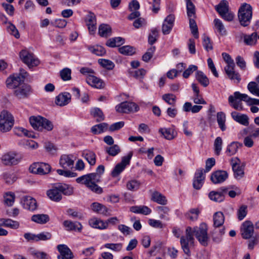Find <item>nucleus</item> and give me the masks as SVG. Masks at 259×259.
Returning a JSON list of instances; mask_svg holds the SVG:
<instances>
[{
  "label": "nucleus",
  "instance_id": "1",
  "mask_svg": "<svg viewBox=\"0 0 259 259\" xmlns=\"http://www.w3.org/2000/svg\"><path fill=\"white\" fill-rule=\"evenodd\" d=\"M207 226L205 224H201L199 227L193 228L187 227L186 229V235L181 237L180 243L184 253L188 256L190 255V248L193 246L194 242V235L198 239L200 243L205 246L208 244V236Z\"/></svg>",
  "mask_w": 259,
  "mask_h": 259
},
{
  "label": "nucleus",
  "instance_id": "2",
  "mask_svg": "<svg viewBox=\"0 0 259 259\" xmlns=\"http://www.w3.org/2000/svg\"><path fill=\"white\" fill-rule=\"evenodd\" d=\"M245 102L248 105H259V99L251 98L247 94L235 92L233 95L229 97L228 101L231 106L235 109L242 111L243 107L241 101Z\"/></svg>",
  "mask_w": 259,
  "mask_h": 259
},
{
  "label": "nucleus",
  "instance_id": "3",
  "mask_svg": "<svg viewBox=\"0 0 259 259\" xmlns=\"http://www.w3.org/2000/svg\"><path fill=\"white\" fill-rule=\"evenodd\" d=\"M73 188L65 184H55L52 189L47 192L49 198L52 201L59 202L62 198V194L69 196L73 194Z\"/></svg>",
  "mask_w": 259,
  "mask_h": 259
},
{
  "label": "nucleus",
  "instance_id": "4",
  "mask_svg": "<svg viewBox=\"0 0 259 259\" xmlns=\"http://www.w3.org/2000/svg\"><path fill=\"white\" fill-rule=\"evenodd\" d=\"M97 175H91L90 176L83 175L77 178L76 182L77 183L84 185L89 190L93 192L101 194L103 193V189L99 186L96 183L100 182L101 180L96 179Z\"/></svg>",
  "mask_w": 259,
  "mask_h": 259
},
{
  "label": "nucleus",
  "instance_id": "5",
  "mask_svg": "<svg viewBox=\"0 0 259 259\" xmlns=\"http://www.w3.org/2000/svg\"><path fill=\"white\" fill-rule=\"evenodd\" d=\"M29 121L33 128L39 131L43 130L51 131L54 128L53 124L51 121L40 116H31Z\"/></svg>",
  "mask_w": 259,
  "mask_h": 259
},
{
  "label": "nucleus",
  "instance_id": "6",
  "mask_svg": "<svg viewBox=\"0 0 259 259\" xmlns=\"http://www.w3.org/2000/svg\"><path fill=\"white\" fill-rule=\"evenodd\" d=\"M252 16V8L248 4L244 3L238 10V17L241 26H248L251 22Z\"/></svg>",
  "mask_w": 259,
  "mask_h": 259
},
{
  "label": "nucleus",
  "instance_id": "7",
  "mask_svg": "<svg viewBox=\"0 0 259 259\" xmlns=\"http://www.w3.org/2000/svg\"><path fill=\"white\" fill-rule=\"evenodd\" d=\"M14 124V119L12 114L4 110L0 114V131L6 133L10 131Z\"/></svg>",
  "mask_w": 259,
  "mask_h": 259
},
{
  "label": "nucleus",
  "instance_id": "8",
  "mask_svg": "<svg viewBox=\"0 0 259 259\" xmlns=\"http://www.w3.org/2000/svg\"><path fill=\"white\" fill-rule=\"evenodd\" d=\"M215 10L224 20L232 21L234 17L233 13L229 11L228 3L227 1H222L220 4L215 7Z\"/></svg>",
  "mask_w": 259,
  "mask_h": 259
},
{
  "label": "nucleus",
  "instance_id": "9",
  "mask_svg": "<svg viewBox=\"0 0 259 259\" xmlns=\"http://www.w3.org/2000/svg\"><path fill=\"white\" fill-rule=\"evenodd\" d=\"M29 169L31 173L45 175L50 172L51 166L47 163L34 162L30 166Z\"/></svg>",
  "mask_w": 259,
  "mask_h": 259
},
{
  "label": "nucleus",
  "instance_id": "10",
  "mask_svg": "<svg viewBox=\"0 0 259 259\" xmlns=\"http://www.w3.org/2000/svg\"><path fill=\"white\" fill-rule=\"evenodd\" d=\"M19 56L22 61L29 68L36 66L39 64V60L35 57L34 55L26 50H22L20 52Z\"/></svg>",
  "mask_w": 259,
  "mask_h": 259
},
{
  "label": "nucleus",
  "instance_id": "11",
  "mask_svg": "<svg viewBox=\"0 0 259 259\" xmlns=\"http://www.w3.org/2000/svg\"><path fill=\"white\" fill-rule=\"evenodd\" d=\"M131 20L133 21V26L137 29L145 27L147 23L146 19L141 17V13L139 11L131 12Z\"/></svg>",
  "mask_w": 259,
  "mask_h": 259
},
{
  "label": "nucleus",
  "instance_id": "12",
  "mask_svg": "<svg viewBox=\"0 0 259 259\" xmlns=\"http://www.w3.org/2000/svg\"><path fill=\"white\" fill-rule=\"evenodd\" d=\"M129 163L130 154L123 157L121 162L115 165L111 172V176L114 178L118 177Z\"/></svg>",
  "mask_w": 259,
  "mask_h": 259
},
{
  "label": "nucleus",
  "instance_id": "13",
  "mask_svg": "<svg viewBox=\"0 0 259 259\" xmlns=\"http://www.w3.org/2000/svg\"><path fill=\"white\" fill-rule=\"evenodd\" d=\"M241 234L243 238L247 239L250 238L254 233V227L250 221H246L242 224Z\"/></svg>",
  "mask_w": 259,
  "mask_h": 259
},
{
  "label": "nucleus",
  "instance_id": "14",
  "mask_svg": "<svg viewBox=\"0 0 259 259\" xmlns=\"http://www.w3.org/2000/svg\"><path fill=\"white\" fill-rule=\"evenodd\" d=\"M1 160L4 165H12L17 164L20 161L21 159L17 157L16 153L10 152L4 154L1 158Z\"/></svg>",
  "mask_w": 259,
  "mask_h": 259
},
{
  "label": "nucleus",
  "instance_id": "15",
  "mask_svg": "<svg viewBox=\"0 0 259 259\" xmlns=\"http://www.w3.org/2000/svg\"><path fill=\"white\" fill-rule=\"evenodd\" d=\"M57 249L60 253L58 255V259H73V253L66 245L59 244L57 246Z\"/></svg>",
  "mask_w": 259,
  "mask_h": 259
},
{
  "label": "nucleus",
  "instance_id": "16",
  "mask_svg": "<svg viewBox=\"0 0 259 259\" xmlns=\"http://www.w3.org/2000/svg\"><path fill=\"white\" fill-rule=\"evenodd\" d=\"M228 177V174L225 170H217L211 175V181L214 184H220L224 182Z\"/></svg>",
  "mask_w": 259,
  "mask_h": 259
},
{
  "label": "nucleus",
  "instance_id": "17",
  "mask_svg": "<svg viewBox=\"0 0 259 259\" xmlns=\"http://www.w3.org/2000/svg\"><path fill=\"white\" fill-rule=\"evenodd\" d=\"M204 179L205 176L203 174V169H197L195 174L193 182L194 188L197 190L200 189L203 184Z\"/></svg>",
  "mask_w": 259,
  "mask_h": 259
},
{
  "label": "nucleus",
  "instance_id": "18",
  "mask_svg": "<svg viewBox=\"0 0 259 259\" xmlns=\"http://www.w3.org/2000/svg\"><path fill=\"white\" fill-rule=\"evenodd\" d=\"M235 65L228 67H224V70L228 77L234 82L239 83L241 81V76L239 72L235 70Z\"/></svg>",
  "mask_w": 259,
  "mask_h": 259
},
{
  "label": "nucleus",
  "instance_id": "19",
  "mask_svg": "<svg viewBox=\"0 0 259 259\" xmlns=\"http://www.w3.org/2000/svg\"><path fill=\"white\" fill-rule=\"evenodd\" d=\"M175 21V16L172 14L168 15L164 19L162 27V31L163 34H168L170 33Z\"/></svg>",
  "mask_w": 259,
  "mask_h": 259
},
{
  "label": "nucleus",
  "instance_id": "20",
  "mask_svg": "<svg viewBox=\"0 0 259 259\" xmlns=\"http://www.w3.org/2000/svg\"><path fill=\"white\" fill-rule=\"evenodd\" d=\"M21 203L25 209L33 211L37 208L36 201L30 196H24L21 200Z\"/></svg>",
  "mask_w": 259,
  "mask_h": 259
},
{
  "label": "nucleus",
  "instance_id": "21",
  "mask_svg": "<svg viewBox=\"0 0 259 259\" xmlns=\"http://www.w3.org/2000/svg\"><path fill=\"white\" fill-rule=\"evenodd\" d=\"M24 81L23 79L20 78L17 74H13L8 77L6 80V84L8 88L15 89L20 85Z\"/></svg>",
  "mask_w": 259,
  "mask_h": 259
},
{
  "label": "nucleus",
  "instance_id": "22",
  "mask_svg": "<svg viewBox=\"0 0 259 259\" xmlns=\"http://www.w3.org/2000/svg\"><path fill=\"white\" fill-rule=\"evenodd\" d=\"M151 195V200L160 205H166L167 203V200L165 196L156 190H150Z\"/></svg>",
  "mask_w": 259,
  "mask_h": 259
},
{
  "label": "nucleus",
  "instance_id": "23",
  "mask_svg": "<svg viewBox=\"0 0 259 259\" xmlns=\"http://www.w3.org/2000/svg\"><path fill=\"white\" fill-rule=\"evenodd\" d=\"M71 95L68 92L60 94L56 97L55 103L60 106H64L68 104L71 101Z\"/></svg>",
  "mask_w": 259,
  "mask_h": 259
},
{
  "label": "nucleus",
  "instance_id": "24",
  "mask_svg": "<svg viewBox=\"0 0 259 259\" xmlns=\"http://www.w3.org/2000/svg\"><path fill=\"white\" fill-rule=\"evenodd\" d=\"M71 155H63L60 158L59 164L64 169L72 168L74 165V160Z\"/></svg>",
  "mask_w": 259,
  "mask_h": 259
},
{
  "label": "nucleus",
  "instance_id": "25",
  "mask_svg": "<svg viewBox=\"0 0 259 259\" xmlns=\"http://www.w3.org/2000/svg\"><path fill=\"white\" fill-rule=\"evenodd\" d=\"M86 23L89 31L91 34H94L96 30V18L95 15L90 12L86 17Z\"/></svg>",
  "mask_w": 259,
  "mask_h": 259
},
{
  "label": "nucleus",
  "instance_id": "26",
  "mask_svg": "<svg viewBox=\"0 0 259 259\" xmlns=\"http://www.w3.org/2000/svg\"><path fill=\"white\" fill-rule=\"evenodd\" d=\"M31 87L27 84H24L15 91V96L19 99L27 98L30 94Z\"/></svg>",
  "mask_w": 259,
  "mask_h": 259
},
{
  "label": "nucleus",
  "instance_id": "27",
  "mask_svg": "<svg viewBox=\"0 0 259 259\" xmlns=\"http://www.w3.org/2000/svg\"><path fill=\"white\" fill-rule=\"evenodd\" d=\"M232 118L236 122L245 126L249 124V118L246 114H241L236 111L231 113Z\"/></svg>",
  "mask_w": 259,
  "mask_h": 259
},
{
  "label": "nucleus",
  "instance_id": "28",
  "mask_svg": "<svg viewBox=\"0 0 259 259\" xmlns=\"http://www.w3.org/2000/svg\"><path fill=\"white\" fill-rule=\"evenodd\" d=\"M87 82L92 87L101 89L104 87V83L101 79L93 75H89L86 78Z\"/></svg>",
  "mask_w": 259,
  "mask_h": 259
},
{
  "label": "nucleus",
  "instance_id": "29",
  "mask_svg": "<svg viewBox=\"0 0 259 259\" xmlns=\"http://www.w3.org/2000/svg\"><path fill=\"white\" fill-rule=\"evenodd\" d=\"M227 189H224L220 192L211 191L208 195L209 198L212 201L217 202H222L225 199V193Z\"/></svg>",
  "mask_w": 259,
  "mask_h": 259
},
{
  "label": "nucleus",
  "instance_id": "30",
  "mask_svg": "<svg viewBox=\"0 0 259 259\" xmlns=\"http://www.w3.org/2000/svg\"><path fill=\"white\" fill-rule=\"evenodd\" d=\"M91 209L95 212L107 215L109 214L108 208L98 202H94L91 205Z\"/></svg>",
  "mask_w": 259,
  "mask_h": 259
},
{
  "label": "nucleus",
  "instance_id": "31",
  "mask_svg": "<svg viewBox=\"0 0 259 259\" xmlns=\"http://www.w3.org/2000/svg\"><path fill=\"white\" fill-rule=\"evenodd\" d=\"M64 226L67 231H77L80 232L82 229V225L78 222H73L71 221H65L63 222Z\"/></svg>",
  "mask_w": 259,
  "mask_h": 259
},
{
  "label": "nucleus",
  "instance_id": "32",
  "mask_svg": "<svg viewBox=\"0 0 259 259\" xmlns=\"http://www.w3.org/2000/svg\"><path fill=\"white\" fill-rule=\"evenodd\" d=\"M257 32H253L251 34H242V35L244 44L248 46L255 45L257 41Z\"/></svg>",
  "mask_w": 259,
  "mask_h": 259
},
{
  "label": "nucleus",
  "instance_id": "33",
  "mask_svg": "<svg viewBox=\"0 0 259 259\" xmlns=\"http://www.w3.org/2000/svg\"><path fill=\"white\" fill-rule=\"evenodd\" d=\"M232 169L234 172V177L236 179H241L244 177V167L242 165L234 163L232 165Z\"/></svg>",
  "mask_w": 259,
  "mask_h": 259
},
{
  "label": "nucleus",
  "instance_id": "34",
  "mask_svg": "<svg viewBox=\"0 0 259 259\" xmlns=\"http://www.w3.org/2000/svg\"><path fill=\"white\" fill-rule=\"evenodd\" d=\"M82 156L91 166L94 165L96 164V155L93 151L88 150H84L82 152Z\"/></svg>",
  "mask_w": 259,
  "mask_h": 259
},
{
  "label": "nucleus",
  "instance_id": "35",
  "mask_svg": "<svg viewBox=\"0 0 259 259\" xmlns=\"http://www.w3.org/2000/svg\"><path fill=\"white\" fill-rule=\"evenodd\" d=\"M131 211L136 213H141L144 215H148L151 213L152 210L147 206L140 205L131 207Z\"/></svg>",
  "mask_w": 259,
  "mask_h": 259
},
{
  "label": "nucleus",
  "instance_id": "36",
  "mask_svg": "<svg viewBox=\"0 0 259 259\" xmlns=\"http://www.w3.org/2000/svg\"><path fill=\"white\" fill-rule=\"evenodd\" d=\"M196 80L203 87H207L209 84V80L207 76L201 71H197L195 74Z\"/></svg>",
  "mask_w": 259,
  "mask_h": 259
},
{
  "label": "nucleus",
  "instance_id": "37",
  "mask_svg": "<svg viewBox=\"0 0 259 259\" xmlns=\"http://www.w3.org/2000/svg\"><path fill=\"white\" fill-rule=\"evenodd\" d=\"M124 41V38L121 37H115L107 40L106 45L111 48L117 47L123 45Z\"/></svg>",
  "mask_w": 259,
  "mask_h": 259
},
{
  "label": "nucleus",
  "instance_id": "38",
  "mask_svg": "<svg viewBox=\"0 0 259 259\" xmlns=\"http://www.w3.org/2000/svg\"><path fill=\"white\" fill-rule=\"evenodd\" d=\"M202 108L201 105H194L192 106L191 103L187 102L185 103L183 106V110L185 112H191L193 113H196L199 112Z\"/></svg>",
  "mask_w": 259,
  "mask_h": 259
},
{
  "label": "nucleus",
  "instance_id": "39",
  "mask_svg": "<svg viewBox=\"0 0 259 259\" xmlns=\"http://www.w3.org/2000/svg\"><path fill=\"white\" fill-rule=\"evenodd\" d=\"M159 132L167 140H170L176 136L177 133L175 130L170 128H162L159 129Z\"/></svg>",
  "mask_w": 259,
  "mask_h": 259
},
{
  "label": "nucleus",
  "instance_id": "40",
  "mask_svg": "<svg viewBox=\"0 0 259 259\" xmlns=\"http://www.w3.org/2000/svg\"><path fill=\"white\" fill-rule=\"evenodd\" d=\"M31 221L37 224H45L50 221V218L46 214H37L31 217Z\"/></svg>",
  "mask_w": 259,
  "mask_h": 259
},
{
  "label": "nucleus",
  "instance_id": "41",
  "mask_svg": "<svg viewBox=\"0 0 259 259\" xmlns=\"http://www.w3.org/2000/svg\"><path fill=\"white\" fill-rule=\"evenodd\" d=\"M217 120L219 127L222 131H225L226 128V116L223 112H219L217 114Z\"/></svg>",
  "mask_w": 259,
  "mask_h": 259
},
{
  "label": "nucleus",
  "instance_id": "42",
  "mask_svg": "<svg viewBox=\"0 0 259 259\" xmlns=\"http://www.w3.org/2000/svg\"><path fill=\"white\" fill-rule=\"evenodd\" d=\"M0 225L7 227H9L13 229H16L19 227V223L11 219H0Z\"/></svg>",
  "mask_w": 259,
  "mask_h": 259
},
{
  "label": "nucleus",
  "instance_id": "43",
  "mask_svg": "<svg viewBox=\"0 0 259 259\" xmlns=\"http://www.w3.org/2000/svg\"><path fill=\"white\" fill-rule=\"evenodd\" d=\"M91 115L96 119L97 122L104 120L105 117L102 111L98 107L93 108L90 110Z\"/></svg>",
  "mask_w": 259,
  "mask_h": 259
},
{
  "label": "nucleus",
  "instance_id": "44",
  "mask_svg": "<svg viewBox=\"0 0 259 259\" xmlns=\"http://www.w3.org/2000/svg\"><path fill=\"white\" fill-rule=\"evenodd\" d=\"M111 27L107 24H102L99 27V34L102 37H107L111 34Z\"/></svg>",
  "mask_w": 259,
  "mask_h": 259
},
{
  "label": "nucleus",
  "instance_id": "45",
  "mask_svg": "<svg viewBox=\"0 0 259 259\" xmlns=\"http://www.w3.org/2000/svg\"><path fill=\"white\" fill-rule=\"evenodd\" d=\"M90 226L94 228L104 229L107 228L108 223L104 222L101 220L92 219L89 221Z\"/></svg>",
  "mask_w": 259,
  "mask_h": 259
},
{
  "label": "nucleus",
  "instance_id": "46",
  "mask_svg": "<svg viewBox=\"0 0 259 259\" xmlns=\"http://www.w3.org/2000/svg\"><path fill=\"white\" fill-rule=\"evenodd\" d=\"M185 1L186 2L187 15L188 17H196L195 5L191 0Z\"/></svg>",
  "mask_w": 259,
  "mask_h": 259
},
{
  "label": "nucleus",
  "instance_id": "47",
  "mask_svg": "<svg viewBox=\"0 0 259 259\" xmlns=\"http://www.w3.org/2000/svg\"><path fill=\"white\" fill-rule=\"evenodd\" d=\"M19 145L28 149H35L38 147V144L36 142L33 140L26 139L21 140Z\"/></svg>",
  "mask_w": 259,
  "mask_h": 259
},
{
  "label": "nucleus",
  "instance_id": "48",
  "mask_svg": "<svg viewBox=\"0 0 259 259\" xmlns=\"http://www.w3.org/2000/svg\"><path fill=\"white\" fill-rule=\"evenodd\" d=\"M224 216L223 213L221 212H217L213 215V225L215 227L221 226L224 222Z\"/></svg>",
  "mask_w": 259,
  "mask_h": 259
},
{
  "label": "nucleus",
  "instance_id": "49",
  "mask_svg": "<svg viewBox=\"0 0 259 259\" xmlns=\"http://www.w3.org/2000/svg\"><path fill=\"white\" fill-rule=\"evenodd\" d=\"M195 18L196 17L188 18L189 20V26L191 33L195 38H198L199 37L198 27L195 20Z\"/></svg>",
  "mask_w": 259,
  "mask_h": 259
},
{
  "label": "nucleus",
  "instance_id": "50",
  "mask_svg": "<svg viewBox=\"0 0 259 259\" xmlns=\"http://www.w3.org/2000/svg\"><path fill=\"white\" fill-rule=\"evenodd\" d=\"M107 129L108 124L103 122L93 126L91 128V131L94 134H99Z\"/></svg>",
  "mask_w": 259,
  "mask_h": 259
},
{
  "label": "nucleus",
  "instance_id": "51",
  "mask_svg": "<svg viewBox=\"0 0 259 259\" xmlns=\"http://www.w3.org/2000/svg\"><path fill=\"white\" fill-rule=\"evenodd\" d=\"M242 144L238 142H232L227 147L226 153L229 156L235 154L239 146H241Z\"/></svg>",
  "mask_w": 259,
  "mask_h": 259
},
{
  "label": "nucleus",
  "instance_id": "52",
  "mask_svg": "<svg viewBox=\"0 0 259 259\" xmlns=\"http://www.w3.org/2000/svg\"><path fill=\"white\" fill-rule=\"evenodd\" d=\"M89 50L91 52L97 56H102L106 54L105 49L103 47L99 45L90 47Z\"/></svg>",
  "mask_w": 259,
  "mask_h": 259
},
{
  "label": "nucleus",
  "instance_id": "53",
  "mask_svg": "<svg viewBox=\"0 0 259 259\" xmlns=\"http://www.w3.org/2000/svg\"><path fill=\"white\" fill-rule=\"evenodd\" d=\"M247 89L252 95L259 97V85L256 82H250L247 85Z\"/></svg>",
  "mask_w": 259,
  "mask_h": 259
},
{
  "label": "nucleus",
  "instance_id": "54",
  "mask_svg": "<svg viewBox=\"0 0 259 259\" xmlns=\"http://www.w3.org/2000/svg\"><path fill=\"white\" fill-rule=\"evenodd\" d=\"M214 28L221 35L226 34V30L223 22L219 19L216 18L213 21Z\"/></svg>",
  "mask_w": 259,
  "mask_h": 259
},
{
  "label": "nucleus",
  "instance_id": "55",
  "mask_svg": "<svg viewBox=\"0 0 259 259\" xmlns=\"http://www.w3.org/2000/svg\"><path fill=\"white\" fill-rule=\"evenodd\" d=\"M116 110L120 113H128L130 111L129 103L127 101L123 102L117 105L115 107Z\"/></svg>",
  "mask_w": 259,
  "mask_h": 259
},
{
  "label": "nucleus",
  "instance_id": "56",
  "mask_svg": "<svg viewBox=\"0 0 259 259\" xmlns=\"http://www.w3.org/2000/svg\"><path fill=\"white\" fill-rule=\"evenodd\" d=\"M98 63L102 67L108 70H112L115 66L114 64L112 61L107 59H100L98 60Z\"/></svg>",
  "mask_w": 259,
  "mask_h": 259
},
{
  "label": "nucleus",
  "instance_id": "57",
  "mask_svg": "<svg viewBox=\"0 0 259 259\" xmlns=\"http://www.w3.org/2000/svg\"><path fill=\"white\" fill-rule=\"evenodd\" d=\"M199 211L197 208H192L185 214L187 219L194 221L197 219Z\"/></svg>",
  "mask_w": 259,
  "mask_h": 259
},
{
  "label": "nucleus",
  "instance_id": "58",
  "mask_svg": "<svg viewBox=\"0 0 259 259\" xmlns=\"http://www.w3.org/2000/svg\"><path fill=\"white\" fill-rule=\"evenodd\" d=\"M235 61L238 67L242 71H245L247 68V64L243 57L238 55L235 58Z\"/></svg>",
  "mask_w": 259,
  "mask_h": 259
},
{
  "label": "nucleus",
  "instance_id": "59",
  "mask_svg": "<svg viewBox=\"0 0 259 259\" xmlns=\"http://www.w3.org/2000/svg\"><path fill=\"white\" fill-rule=\"evenodd\" d=\"M14 132L15 135H18L19 136H22V135H24L28 137H32V133L28 131L26 129L18 127H15L14 129Z\"/></svg>",
  "mask_w": 259,
  "mask_h": 259
},
{
  "label": "nucleus",
  "instance_id": "60",
  "mask_svg": "<svg viewBox=\"0 0 259 259\" xmlns=\"http://www.w3.org/2000/svg\"><path fill=\"white\" fill-rule=\"evenodd\" d=\"M106 152L112 156H115L120 151L119 147L117 145H114L110 147H107L105 149Z\"/></svg>",
  "mask_w": 259,
  "mask_h": 259
},
{
  "label": "nucleus",
  "instance_id": "61",
  "mask_svg": "<svg viewBox=\"0 0 259 259\" xmlns=\"http://www.w3.org/2000/svg\"><path fill=\"white\" fill-rule=\"evenodd\" d=\"M223 140L220 137H218L214 140V149L216 155H220L222 149Z\"/></svg>",
  "mask_w": 259,
  "mask_h": 259
},
{
  "label": "nucleus",
  "instance_id": "62",
  "mask_svg": "<svg viewBox=\"0 0 259 259\" xmlns=\"http://www.w3.org/2000/svg\"><path fill=\"white\" fill-rule=\"evenodd\" d=\"M162 98L169 105L174 106L176 104V97L172 94H166L162 96Z\"/></svg>",
  "mask_w": 259,
  "mask_h": 259
},
{
  "label": "nucleus",
  "instance_id": "63",
  "mask_svg": "<svg viewBox=\"0 0 259 259\" xmlns=\"http://www.w3.org/2000/svg\"><path fill=\"white\" fill-rule=\"evenodd\" d=\"M71 70L68 68H64L60 72L61 78L64 81H67L71 79Z\"/></svg>",
  "mask_w": 259,
  "mask_h": 259
},
{
  "label": "nucleus",
  "instance_id": "64",
  "mask_svg": "<svg viewBox=\"0 0 259 259\" xmlns=\"http://www.w3.org/2000/svg\"><path fill=\"white\" fill-rule=\"evenodd\" d=\"M4 197L5 204L8 206H12L15 200L14 194L12 192H7Z\"/></svg>",
  "mask_w": 259,
  "mask_h": 259
}]
</instances>
